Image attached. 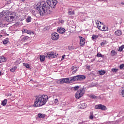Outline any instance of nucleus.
I'll return each instance as SVG.
<instances>
[{
  "label": "nucleus",
  "instance_id": "39",
  "mask_svg": "<svg viewBox=\"0 0 124 124\" xmlns=\"http://www.w3.org/2000/svg\"><path fill=\"white\" fill-rule=\"evenodd\" d=\"M24 66H25L26 68H30V65L27 63H23Z\"/></svg>",
  "mask_w": 124,
  "mask_h": 124
},
{
  "label": "nucleus",
  "instance_id": "10",
  "mask_svg": "<svg viewBox=\"0 0 124 124\" xmlns=\"http://www.w3.org/2000/svg\"><path fill=\"white\" fill-rule=\"evenodd\" d=\"M80 41V46H83L85 43H86V40H85V38H84L83 37H79Z\"/></svg>",
  "mask_w": 124,
  "mask_h": 124
},
{
  "label": "nucleus",
  "instance_id": "38",
  "mask_svg": "<svg viewBox=\"0 0 124 124\" xmlns=\"http://www.w3.org/2000/svg\"><path fill=\"white\" fill-rule=\"evenodd\" d=\"M105 44H106V41H104L103 42L101 43V47H103Z\"/></svg>",
  "mask_w": 124,
  "mask_h": 124
},
{
  "label": "nucleus",
  "instance_id": "49",
  "mask_svg": "<svg viewBox=\"0 0 124 124\" xmlns=\"http://www.w3.org/2000/svg\"><path fill=\"white\" fill-rule=\"evenodd\" d=\"M1 74H2L1 72H0V76H1Z\"/></svg>",
  "mask_w": 124,
  "mask_h": 124
},
{
  "label": "nucleus",
  "instance_id": "45",
  "mask_svg": "<svg viewBox=\"0 0 124 124\" xmlns=\"http://www.w3.org/2000/svg\"><path fill=\"white\" fill-rule=\"evenodd\" d=\"M65 57V55H63L62 57L61 61H62L63 60H64V57Z\"/></svg>",
  "mask_w": 124,
  "mask_h": 124
},
{
  "label": "nucleus",
  "instance_id": "42",
  "mask_svg": "<svg viewBox=\"0 0 124 124\" xmlns=\"http://www.w3.org/2000/svg\"><path fill=\"white\" fill-rule=\"evenodd\" d=\"M124 64H122L121 65H120L119 68L120 69H123V68H124Z\"/></svg>",
  "mask_w": 124,
  "mask_h": 124
},
{
  "label": "nucleus",
  "instance_id": "48",
  "mask_svg": "<svg viewBox=\"0 0 124 124\" xmlns=\"http://www.w3.org/2000/svg\"><path fill=\"white\" fill-rule=\"evenodd\" d=\"M8 0V2H9V1H12V0Z\"/></svg>",
  "mask_w": 124,
  "mask_h": 124
},
{
  "label": "nucleus",
  "instance_id": "43",
  "mask_svg": "<svg viewBox=\"0 0 124 124\" xmlns=\"http://www.w3.org/2000/svg\"><path fill=\"white\" fill-rule=\"evenodd\" d=\"M86 68H87V69H88V70H89L90 71H91V66H87L86 67Z\"/></svg>",
  "mask_w": 124,
  "mask_h": 124
},
{
  "label": "nucleus",
  "instance_id": "2",
  "mask_svg": "<svg viewBox=\"0 0 124 124\" xmlns=\"http://www.w3.org/2000/svg\"><path fill=\"white\" fill-rule=\"evenodd\" d=\"M48 99L49 98L46 95H39L36 97L33 106L35 107H39L45 105Z\"/></svg>",
  "mask_w": 124,
  "mask_h": 124
},
{
  "label": "nucleus",
  "instance_id": "23",
  "mask_svg": "<svg viewBox=\"0 0 124 124\" xmlns=\"http://www.w3.org/2000/svg\"><path fill=\"white\" fill-rule=\"evenodd\" d=\"M17 70V66H14L13 68L10 69L11 72H15V71Z\"/></svg>",
  "mask_w": 124,
  "mask_h": 124
},
{
  "label": "nucleus",
  "instance_id": "51",
  "mask_svg": "<svg viewBox=\"0 0 124 124\" xmlns=\"http://www.w3.org/2000/svg\"><path fill=\"white\" fill-rule=\"evenodd\" d=\"M21 1H25V0H21Z\"/></svg>",
  "mask_w": 124,
  "mask_h": 124
},
{
  "label": "nucleus",
  "instance_id": "36",
  "mask_svg": "<svg viewBox=\"0 0 124 124\" xmlns=\"http://www.w3.org/2000/svg\"><path fill=\"white\" fill-rule=\"evenodd\" d=\"M96 56L98 58H103V55L101 53H97Z\"/></svg>",
  "mask_w": 124,
  "mask_h": 124
},
{
  "label": "nucleus",
  "instance_id": "52",
  "mask_svg": "<svg viewBox=\"0 0 124 124\" xmlns=\"http://www.w3.org/2000/svg\"><path fill=\"white\" fill-rule=\"evenodd\" d=\"M122 5H124V3H122Z\"/></svg>",
  "mask_w": 124,
  "mask_h": 124
},
{
  "label": "nucleus",
  "instance_id": "13",
  "mask_svg": "<svg viewBox=\"0 0 124 124\" xmlns=\"http://www.w3.org/2000/svg\"><path fill=\"white\" fill-rule=\"evenodd\" d=\"M72 71V74H74L75 73H76V71H77L78 68L76 66H72L71 67Z\"/></svg>",
  "mask_w": 124,
  "mask_h": 124
},
{
  "label": "nucleus",
  "instance_id": "50",
  "mask_svg": "<svg viewBox=\"0 0 124 124\" xmlns=\"http://www.w3.org/2000/svg\"><path fill=\"white\" fill-rule=\"evenodd\" d=\"M103 0V1H107V0Z\"/></svg>",
  "mask_w": 124,
  "mask_h": 124
},
{
  "label": "nucleus",
  "instance_id": "40",
  "mask_svg": "<svg viewBox=\"0 0 124 124\" xmlns=\"http://www.w3.org/2000/svg\"><path fill=\"white\" fill-rule=\"evenodd\" d=\"M119 70V69H116V68H113L112 69V72H117V71Z\"/></svg>",
  "mask_w": 124,
  "mask_h": 124
},
{
  "label": "nucleus",
  "instance_id": "18",
  "mask_svg": "<svg viewBox=\"0 0 124 124\" xmlns=\"http://www.w3.org/2000/svg\"><path fill=\"white\" fill-rule=\"evenodd\" d=\"M14 19V17L12 16H9L8 17V22H12Z\"/></svg>",
  "mask_w": 124,
  "mask_h": 124
},
{
  "label": "nucleus",
  "instance_id": "26",
  "mask_svg": "<svg viewBox=\"0 0 124 124\" xmlns=\"http://www.w3.org/2000/svg\"><path fill=\"white\" fill-rule=\"evenodd\" d=\"M38 117H39V118H40V119H43L44 118H45V115L44 114H42L41 113H39L38 114Z\"/></svg>",
  "mask_w": 124,
  "mask_h": 124
},
{
  "label": "nucleus",
  "instance_id": "46",
  "mask_svg": "<svg viewBox=\"0 0 124 124\" xmlns=\"http://www.w3.org/2000/svg\"><path fill=\"white\" fill-rule=\"evenodd\" d=\"M54 102H55V103H58V99H56L55 100Z\"/></svg>",
  "mask_w": 124,
  "mask_h": 124
},
{
  "label": "nucleus",
  "instance_id": "27",
  "mask_svg": "<svg viewBox=\"0 0 124 124\" xmlns=\"http://www.w3.org/2000/svg\"><path fill=\"white\" fill-rule=\"evenodd\" d=\"M31 21V17L30 16H28L27 18L26 19V22L27 23H30Z\"/></svg>",
  "mask_w": 124,
  "mask_h": 124
},
{
  "label": "nucleus",
  "instance_id": "4",
  "mask_svg": "<svg viewBox=\"0 0 124 124\" xmlns=\"http://www.w3.org/2000/svg\"><path fill=\"white\" fill-rule=\"evenodd\" d=\"M51 38L54 41H56L59 40V38H60V36L58 33L53 32L51 34Z\"/></svg>",
  "mask_w": 124,
  "mask_h": 124
},
{
  "label": "nucleus",
  "instance_id": "28",
  "mask_svg": "<svg viewBox=\"0 0 124 124\" xmlns=\"http://www.w3.org/2000/svg\"><path fill=\"white\" fill-rule=\"evenodd\" d=\"M99 26V30H100L101 31H104V29H105V26L102 25V26Z\"/></svg>",
  "mask_w": 124,
  "mask_h": 124
},
{
  "label": "nucleus",
  "instance_id": "44",
  "mask_svg": "<svg viewBox=\"0 0 124 124\" xmlns=\"http://www.w3.org/2000/svg\"><path fill=\"white\" fill-rule=\"evenodd\" d=\"M108 27L105 26V29L104 30V31H108Z\"/></svg>",
  "mask_w": 124,
  "mask_h": 124
},
{
  "label": "nucleus",
  "instance_id": "30",
  "mask_svg": "<svg viewBox=\"0 0 124 124\" xmlns=\"http://www.w3.org/2000/svg\"><path fill=\"white\" fill-rule=\"evenodd\" d=\"M124 45H123L119 47L118 51L119 52H122V51H123V50L124 49Z\"/></svg>",
  "mask_w": 124,
  "mask_h": 124
},
{
  "label": "nucleus",
  "instance_id": "8",
  "mask_svg": "<svg viewBox=\"0 0 124 124\" xmlns=\"http://www.w3.org/2000/svg\"><path fill=\"white\" fill-rule=\"evenodd\" d=\"M24 33H27V34H34V32L32 31L28 30L27 29H24L23 31Z\"/></svg>",
  "mask_w": 124,
  "mask_h": 124
},
{
  "label": "nucleus",
  "instance_id": "41",
  "mask_svg": "<svg viewBox=\"0 0 124 124\" xmlns=\"http://www.w3.org/2000/svg\"><path fill=\"white\" fill-rule=\"evenodd\" d=\"M78 89H79V86H76L74 87V90H75V91H77V90H78Z\"/></svg>",
  "mask_w": 124,
  "mask_h": 124
},
{
  "label": "nucleus",
  "instance_id": "53",
  "mask_svg": "<svg viewBox=\"0 0 124 124\" xmlns=\"http://www.w3.org/2000/svg\"><path fill=\"white\" fill-rule=\"evenodd\" d=\"M0 26H1V24H0Z\"/></svg>",
  "mask_w": 124,
  "mask_h": 124
},
{
  "label": "nucleus",
  "instance_id": "19",
  "mask_svg": "<svg viewBox=\"0 0 124 124\" xmlns=\"http://www.w3.org/2000/svg\"><path fill=\"white\" fill-rule=\"evenodd\" d=\"M89 97L92 99H97L98 97L97 96H95L93 94H90Z\"/></svg>",
  "mask_w": 124,
  "mask_h": 124
},
{
  "label": "nucleus",
  "instance_id": "34",
  "mask_svg": "<svg viewBox=\"0 0 124 124\" xmlns=\"http://www.w3.org/2000/svg\"><path fill=\"white\" fill-rule=\"evenodd\" d=\"M94 117L93 115V112H91L90 113V115L89 116V119L90 120H93V118Z\"/></svg>",
  "mask_w": 124,
  "mask_h": 124
},
{
  "label": "nucleus",
  "instance_id": "16",
  "mask_svg": "<svg viewBox=\"0 0 124 124\" xmlns=\"http://www.w3.org/2000/svg\"><path fill=\"white\" fill-rule=\"evenodd\" d=\"M115 34L117 36H120V35H122V31L121 30H117L115 31Z\"/></svg>",
  "mask_w": 124,
  "mask_h": 124
},
{
  "label": "nucleus",
  "instance_id": "12",
  "mask_svg": "<svg viewBox=\"0 0 124 124\" xmlns=\"http://www.w3.org/2000/svg\"><path fill=\"white\" fill-rule=\"evenodd\" d=\"M78 107L79 108H80V109H84V108L87 107V104H86V103L80 104L78 106Z\"/></svg>",
  "mask_w": 124,
  "mask_h": 124
},
{
  "label": "nucleus",
  "instance_id": "17",
  "mask_svg": "<svg viewBox=\"0 0 124 124\" xmlns=\"http://www.w3.org/2000/svg\"><path fill=\"white\" fill-rule=\"evenodd\" d=\"M6 62V58L3 56L0 57V63H1V62Z\"/></svg>",
  "mask_w": 124,
  "mask_h": 124
},
{
  "label": "nucleus",
  "instance_id": "37",
  "mask_svg": "<svg viewBox=\"0 0 124 124\" xmlns=\"http://www.w3.org/2000/svg\"><path fill=\"white\" fill-rule=\"evenodd\" d=\"M68 81H69V83H70V82H73V77H70L69 78H68Z\"/></svg>",
  "mask_w": 124,
  "mask_h": 124
},
{
  "label": "nucleus",
  "instance_id": "21",
  "mask_svg": "<svg viewBox=\"0 0 124 124\" xmlns=\"http://www.w3.org/2000/svg\"><path fill=\"white\" fill-rule=\"evenodd\" d=\"M73 82L75 81H79V78L78 75L73 77Z\"/></svg>",
  "mask_w": 124,
  "mask_h": 124
},
{
  "label": "nucleus",
  "instance_id": "25",
  "mask_svg": "<svg viewBox=\"0 0 124 124\" xmlns=\"http://www.w3.org/2000/svg\"><path fill=\"white\" fill-rule=\"evenodd\" d=\"M98 37V35H93L92 37V40H95L97 39Z\"/></svg>",
  "mask_w": 124,
  "mask_h": 124
},
{
  "label": "nucleus",
  "instance_id": "20",
  "mask_svg": "<svg viewBox=\"0 0 124 124\" xmlns=\"http://www.w3.org/2000/svg\"><path fill=\"white\" fill-rule=\"evenodd\" d=\"M96 24L97 25V26L98 27V29H99V26H103V23H101V22L98 21V20H96Z\"/></svg>",
  "mask_w": 124,
  "mask_h": 124
},
{
  "label": "nucleus",
  "instance_id": "5",
  "mask_svg": "<svg viewBox=\"0 0 124 124\" xmlns=\"http://www.w3.org/2000/svg\"><path fill=\"white\" fill-rule=\"evenodd\" d=\"M95 108L96 110H102V111L106 110V106L102 104L96 105Z\"/></svg>",
  "mask_w": 124,
  "mask_h": 124
},
{
  "label": "nucleus",
  "instance_id": "22",
  "mask_svg": "<svg viewBox=\"0 0 124 124\" xmlns=\"http://www.w3.org/2000/svg\"><path fill=\"white\" fill-rule=\"evenodd\" d=\"M40 60L41 62H44V61L45 60V56H44L43 55H41L40 56Z\"/></svg>",
  "mask_w": 124,
  "mask_h": 124
},
{
  "label": "nucleus",
  "instance_id": "33",
  "mask_svg": "<svg viewBox=\"0 0 124 124\" xmlns=\"http://www.w3.org/2000/svg\"><path fill=\"white\" fill-rule=\"evenodd\" d=\"M117 55V53L115 52V50H112L111 52V56L114 57V56H116Z\"/></svg>",
  "mask_w": 124,
  "mask_h": 124
},
{
  "label": "nucleus",
  "instance_id": "29",
  "mask_svg": "<svg viewBox=\"0 0 124 124\" xmlns=\"http://www.w3.org/2000/svg\"><path fill=\"white\" fill-rule=\"evenodd\" d=\"M68 15H74V11L69 10L68 11Z\"/></svg>",
  "mask_w": 124,
  "mask_h": 124
},
{
  "label": "nucleus",
  "instance_id": "47",
  "mask_svg": "<svg viewBox=\"0 0 124 124\" xmlns=\"http://www.w3.org/2000/svg\"><path fill=\"white\" fill-rule=\"evenodd\" d=\"M3 36H2V35L0 34V38H1L2 37H3Z\"/></svg>",
  "mask_w": 124,
  "mask_h": 124
},
{
  "label": "nucleus",
  "instance_id": "1",
  "mask_svg": "<svg viewBox=\"0 0 124 124\" xmlns=\"http://www.w3.org/2000/svg\"><path fill=\"white\" fill-rule=\"evenodd\" d=\"M46 2L43 1L37 5L36 9H37L40 15H43L45 13L46 14H51L52 12L50 10V7L51 8H55L57 3H58V1L56 0H47Z\"/></svg>",
  "mask_w": 124,
  "mask_h": 124
},
{
  "label": "nucleus",
  "instance_id": "32",
  "mask_svg": "<svg viewBox=\"0 0 124 124\" xmlns=\"http://www.w3.org/2000/svg\"><path fill=\"white\" fill-rule=\"evenodd\" d=\"M7 103V99H5L2 102V105H3V106H5Z\"/></svg>",
  "mask_w": 124,
  "mask_h": 124
},
{
  "label": "nucleus",
  "instance_id": "9",
  "mask_svg": "<svg viewBox=\"0 0 124 124\" xmlns=\"http://www.w3.org/2000/svg\"><path fill=\"white\" fill-rule=\"evenodd\" d=\"M57 32L62 34V33H64V32H65V29L62 27H60L57 29Z\"/></svg>",
  "mask_w": 124,
  "mask_h": 124
},
{
  "label": "nucleus",
  "instance_id": "14",
  "mask_svg": "<svg viewBox=\"0 0 124 124\" xmlns=\"http://www.w3.org/2000/svg\"><path fill=\"white\" fill-rule=\"evenodd\" d=\"M78 81H83L86 79V76L84 75H78Z\"/></svg>",
  "mask_w": 124,
  "mask_h": 124
},
{
  "label": "nucleus",
  "instance_id": "11",
  "mask_svg": "<svg viewBox=\"0 0 124 124\" xmlns=\"http://www.w3.org/2000/svg\"><path fill=\"white\" fill-rule=\"evenodd\" d=\"M0 14L2 17H4V16H7L8 15V11H3L2 12H1Z\"/></svg>",
  "mask_w": 124,
  "mask_h": 124
},
{
  "label": "nucleus",
  "instance_id": "7",
  "mask_svg": "<svg viewBox=\"0 0 124 124\" xmlns=\"http://www.w3.org/2000/svg\"><path fill=\"white\" fill-rule=\"evenodd\" d=\"M57 84H62V83H69L68 78H63L62 79H59L57 81Z\"/></svg>",
  "mask_w": 124,
  "mask_h": 124
},
{
  "label": "nucleus",
  "instance_id": "24",
  "mask_svg": "<svg viewBox=\"0 0 124 124\" xmlns=\"http://www.w3.org/2000/svg\"><path fill=\"white\" fill-rule=\"evenodd\" d=\"M121 93L123 97H124V85L121 88Z\"/></svg>",
  "mask_w": 124,
  "mask_h": 124
},
{
  "label": "nucleus",
  "instance_id": "3",
  "mask_svg": "<svg viewBox=\"0 0 124 124\" xmlns=\"http://www.w3.org/2000/svg\"><path fill=\"white\" fill-rule=\"evenodd\" d=\"M83 95H84V90L81 89L78 90L77 92H76L75 96L76 98L79 99V98H81Z\"/></svg>",
  "mask_w": 124,
  "mask_h": 124
},
{
  "label": "nucleus",
  "instance_id": "35",
  "mask_svg": "<svg viewBox=\"0 0 124 124\" xmlns=\"http://www.w3.org/2000/svg\"><path fill=\"white\" fill-rule=\"evenodd\" d=\"M3 42V43L4 44H7V43H8V42H9V39H8V38H7L5 40H4Z\"/></svg>",
  "mask_w": 124,
  "mask_h": 124
},
{
  "label": "nucleus",
  "instance_id": "31",
  "mask_svg": "<svg viewBox=\"0 0 124 124\" xmlns=\"http://www.w3.org/2000/svg\"><path fill=\"white\" fill-rule=\"evenodd\" d=\"M100 75H104L106 72L105 70H101L99 71Z\"/></svg>",
  "mask_w": 124,
  "mask_h": 124
},
{
  "label": "nucleus",
  "instance_id": "15",
  "mask_svg": "<svg viewBox=\"0 0 124 124\" xmlns=\"http://www.w3.org/2000/svg\"><path fill=\"white\" fill-rule=\"evenodd\" d=\"M30 40L31 39L30 38V37L27 36H25L23 37L21 39L22 41H29V40Z\"/></svg>",
  "mask_w": 124,
  "mask_h": 124
},
{
  "label": "nucleus",
  "instance_id": "6",
  "mask_svg": "<svg viewBox=\"0 0 124 124\" xmlns=\"http://www.w3.org/2000/svg\"><path fill=\"white\" fill-rule=\"evenodd\" d=\"M57 55L58 54H56V52H48L47 55H46V58H49V59L51 58L52 59H53V58H56Z\"/></svg>",
  "mask_w": 124,
  "mask_h": 124
}]
</instances>
